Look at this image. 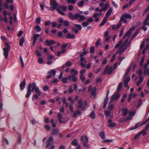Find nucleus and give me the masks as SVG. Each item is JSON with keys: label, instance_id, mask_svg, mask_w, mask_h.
Segmentation results:
<instances>
[{"label": "nucleus", "instance_id": "f257e3e1", "mask_svg": "<svg viewBox=\"0 0 149 149\" xmlns=\"http://www.w3.org/2000/svg\"><path fill=\"white\" fill-rule=\"evenodd\" d=\"M134 29L135 28L134 26H132L128 31L124 35L123 39L127 37L128 38H127L123 44L122 43L123 40L122 39L115 45V48H117L119 47L118 51L120 55L130 45V42H128L129 38L132 32L134 30Z\"/></svg>", "mask_w": 149, "mask_h": 149}, {"label": "nucleus", "instance_id": "f03ea898", "mask_svg": "<svg viewBox=\"0 0 149 149\" xmlns=\"http://www.w3.org/2000/svg\"><path fill=\"white\" fill-rule=\"evenodd\" d=\"M59 4L56 1H54L50 3V7L52 9H56L59 13L63 15H64L65 14L64 13L62 12L59 8Z\"/></svg>", "mask_w": 149, "mask_h": 149}, {"label": "nucleus", "instance_id": "7ed1b4c3", "mask_svg": "<svg viewBox=\"0 0 149 149\" xmlns=\"http://www.w3.org/2000/svg\"><path fill=\"white\" fill-rule=\"evenodd\" d=\"M31 85V88H32V91H33L34 90L35 91L39 96L41 95V92L40 91L38 87H36V84L35 82H33L32 84H30Z\"/></svg>", "mask_w": 149, "mask_h": 149}, {"label": "nucleus", "instance_id": "20e7f679", "mask_svg": "<svg viewBox=\"0 0 149 149\" xmlns=\"http://www.w3.org/2000/svg\"><path fill=\"white\" fill-rule=\"evenodd\" d=\"M120 97V95L118 92H116L113 94L111 96L110 98V100L109 104L111 103L113 101H116L119 99Z\"/></svg>", "mask_w": 149, "mask_h": 149}, {"label": "nucleus", "instance_id": "39448f33", "mask_svg": "<svg viewBox=\"0 0 149 149\" xmlns=\"http://www.w3.org/2000/svg\"><path fill=\"white\" fill-rule=\"evenodd\" d=\"M115 70L112 67H109L108 65H107L103 73L104 74H108L109 75L113 71Z\"/></svg>", "mask_w": 149, "mask_h": 149}, {"label": "nucleus", "instance_id": "423d86ee", "mask_svg": "<svg viewBox=\"0 0 149 149\" xmlns=\"http://www.w3.org/2000/svg\"><path fill=\"white\" fill-rule=\"evenodd\" d=\"M81 140L83 141V145L84 146L88 148L89 146L88 143V140L87 137L85 136H82L81 137Z\"/></svg>", "mask_w": 149, "mask_h": 149}, {"label": "nucleus", "instance_id": "0eeeda50", "mask_svg": "<svg viewBox=\"0 0 149 149\" xmlns=\"http://www.w3.org/2000/svg\"><path fill=\"white\" fill-rule=\"evenodd\" d=\"M109 93V91L108 90L107 92V93L106 97L104 99V102H103V109H105L106 108L108 100H109V98L108 97V95Z\"/></svg>", "mask_w": 149, "mask_h": 149}, {"label": "nucleus", "instance_id": "6e6552de", "mask_svg": "<svg viewBox=\"0 0 149 149\" xmlns=\"http://www.w3.org/2000/svg\"><path fill=\"white\" fill-rule=\"evenodd\" d=\"M80 65L83 68L86 67L85 63H86V61L84 57H80Z\"/></svg>", "mask_w": 149, "mask_h": 149}, {"label": "nucleus", "instance_id": "1a4fd4ad", "mask_svg": "<svg viewBox=\"0 0 149 149\" xmlns=\"http://www.w3.org/2000/svg\"><path fill=\"white\" fill-rule=\"evenodd\" d=\"M76 19H78V21L79 22H81L84 20L86 19V18L84 16L81 15L79 13H77L76 15Z\"/></svg>", "mask_w": 149, "mask_h": 149}, {"label": "nucleus", "instance_id": "9d476101", "mask_svg": "<svg viewBox=\"0 0 149 149\" xmlns=\"http://www.w3.org/2000/svg\"><path fill=\"white\" fill-rule=\"evenodd\" d=\"M83 102L81 100H79L78 101V105L77 107L78 109H80L82 108V110H84L85 109V107H83Z\"/></svg>", "mask_w": 149, "mask_h": 149}, {"label": "nucleus", "instance_id": "9b49d317", "mask_svg": "<svg viewBox=\"0 0 149 149\" xmlns=\"http://www.w3.org/2000/svg\"><path fill=\"white\" fill-rule=\"evenodd\" d=\"M108 126L109 127H115L116 125V123L113 122L111 119H109L108 120Z\"/></svg>", "mask_w": 149, "mask_h": 149}, {"label": "nucleus", "instance_id": "f8f14e48", "mask_svg": "<svg viewBox=\"0 0 149 149\" xmlns=\"http://www.w3.org/2000/svg\"><path fill=\"white\" fill-rule=\"evenodd\" d=\"M130 80V77H127L124 80V85L125 86L127 87L128 89L129 88V86L128 84Z\"/></svg>", "mask_w": 149, "mask_h": 149}, {"label": "nucleus", "instance_id": "ddd939ff", "mask_svg": "<svg viewBox=\"0 0 149 149\" xmlns=\"http://www.w3.org/2000/svg\"><path fill=\"white\" fill-rule=\"evenodd\" d=\"M68 80L71 79V80L74 82H76L77 80V78L76 77V75H75V74L69 76L68 77Z\"/></svg>", "mask_w": 149, "mask_h": 149}, {"label": "nucleus", "instance_id": "4468645a", "mask_svg": "<svg viewBox=\"0 0 149 149\" xmlns=\"http://www.w3.org/2000/svg\"><path fill=\"white\" fill-rule=\"evenodd\" d=\"M9 50L10 49H8L6 48H4L3 49L4 55L6 59L8 58Z\"/></svg>", "mask_w": 149, "mask_h": 149}, {"label": "nucleus", "instance_id": "2eb2a0df", "mask_svg": "<svg viewBox=\"0 0 149 149\" xmlns=\"http://www.w3.org/2000/svg\"><path fill=\"white\" fill-rule=\"evenodd\" d=\"M26 84V79H24L22 82L20 84L19 86L21 91H23L24 88Z\"/></svg>", "mask_w": 149, "mask_h": 149}, {"label": "nucleus", "instance_id": "dca6fc26", "mask_svg": "<svg viewBox=\"0 0 149 149\" xmlns=\"http://www.w3.org/2000/svg\"><path fill=\"white\" fill-rule=\"evenodd\" d=\"M56 43V42L53 40H46V44L47 46L52 45Z\"/></svg>", "mask_w": 149, "mask_h": 149}, {"label": "nucleus", "instance_id": "f3484780", "mask_svg": "<svg viewBox=\"0 0 149 149\" xmlns=\"http://www.w3.org/2000/svg\"><path fill=\"white\" fill-rule=\"evenodd\" d=\"M31 85L30 84L29 85L27 93L26 95V97L28 98L29 97L31 94V92L32 91V89H31Z\"/></svg>", "mask_w": 149, "mask_h": 149}, {"label": "nucleus", "instance_id": "a211bd4d", "mask_svg": "<svg viewBox=\"0 0 149 149\" xmlns=\"http://www.w3.org/2000/svg\"><path fill=\"white\" fill-rule=\"evenodd\" d=\"M40 36V35L38 34H35L33 36V46H34L37 38Z\"/></svg>", "mask_w": 149, "mask_h": 149}, {"label": "nucleus", "instance_id": "6ab92c4d", "mask_svg": "<svg viewBox=\"0 0 149 149\" xmlns=\"http://www.w3.org/2000/svg\"><path fill=\"white\" fill-rule=\"evenodd\" d=\"M77 15V13L75 14L74 15L71 13H68V17L72 20H75L76 19V15Z\"/></svg>", "mask_w": 149, "mask_h": 149}, {"label": "nucleus", "instance_id": "aec40b11", "mask_svg": "<svg viewBox=\"0 0 149 149\" xmlns=\"http://www.w3.org/2000/svg\"><path fill=\"white\" fill-rule=\"evenodd\" d=\"M54 139L52 136H50L47 141V144L46 146V148H48L51 145V142L53 141Z\"/></svg>", "mask_w": 149, "mask_h": 149}, {"label": "nucleus", "instance_id": "412c9836", "mask_svg": "<svg viewBox=\"0 0 149 149\" xmlns=\"http://www.w3.org/2000/svg\"><path fill=\"white\" fill-rule=\"evenodd\" d=\"M122 24V22L119 21L117 25H113V26L112 29L114 30H117L120 27Z\"/></svg>", "mask_w": 149, "mask_h": 149}, {"label": "nucleus", "instance_id": "4be33fe9", "mask_svg": "<svg viewBox=\"0 0 149 149\" xmlns=\"http://www.w3.org/2000/svg\"><path fill=\"white\" fill-rule=\"evenodd\" d=\"M81 112L80 111L77 110L74 112L73 115L72 116V117L75 118L77 115H81Z\"/></svg>", "mask_w": 149, "mask_h": 149}, {"label": "nucleus", "instance_id": "5701e85b", "mask_svg": "<svg viewBox=\"0 0 149 149\" xmlns=\"http://www.w3.org/2000/svg\"><path fill=\"white\" fill-rule=\"evenodd\" d=\"M122 111L123 116H125L127 115L128 111V109L127 108H124L123 109Z\"/></svg>", "mask_w": 149, "mask_h": 149}, {"label": "nucleus", "instance_id": "b1692460", "mask_svg": "<svg viewBox=\"0 0 149 149\" xmlns=\"http://www.w3.org/2000/svg\"><path fill=\"white\" fill-rule=\"evenodd\" d=\"M112 9L111 8H110L109 9L106 14V17L105 18H106L107 19V18L111 15L112 12Z\"/></svg>", "mask_w": 149, "mask_h": 149}, {"label": "nucleus", "instance_id": "393cba45", "mask_svg": "<svg viewBox=\"0 0 149 149\" xmlns=\"http://www.w3.org/2000/svg\"><path fill=\"white\" fill-rule=\"evenodd\" d=\"M126 19H132V16L131 15L129 14H128L127 13H124V14L122 15Z\"/></svg>", "mask_w": 149, "mask_h": 149}, {"label": "nucleus", "instance_id": "a878e982", "mask_svg": "<svg viewBox=\"0 0 149 149\" xmlns=\"http://www.w3.org/2000/svg\"><path fill=\"white\" fill-rule=\"evenodd\" d=\"M57 117L58 119V121L60 123H61L62 122V114L60 113H59L57 115Z\"/></svg>", "mask_w": 149, "mask_h": 149}, {"label": "nucleus", "instance_id": "bb28decb", "mask_svg": "<svg viewBox=\"0 0 149 149\" xmlns=\"http://www.w3.org/2000/svg\"><path fill=\"white\" fill-rule=\"evenodd\" d=\"M96 88L95 87H94L93 88L91 92V94L92 95H93L95 97L96 95Z\"/></svg>", "mask_w": 149, "mask_h": 149}, {"label": "nucleus", "instance_id": "cd10ccee", "mask_svg": "<svg viewBox=\"0 0 149 149\" xmlns=\"http://www.w3.org/2000/svg\"><path fill=\"white\" fill-rule=\"evenodd\" d=\"M59 130L57 129H54L52 130V134L53 135H56L58 134Z\"/></svg>", "mask_w": 149, "mask_h": 149}, {"label": "nucleus", "instance_id": "c85d7f7f", "mask_svg": "<svg viewBox=\"0 0 149 149\" xmlns=\"http://www.w3.org/2000/svg\"><path fill=\"white\" fill-rule=\"evenodd\" d=\"M143 79V77L142 76H141L139 78V80L137 82V85L139 86L142 82Z\"/></svg>", "mask_w": 149, "mask_h": 149}, {"label": "nucleus", "instance_id": "c756f323", "mask_svg": "<svg viewBox=\"0 0 149 149\" xmlns=\"http://www.w3.org/2000/svg\"><path fill=\"white\" fill-rule=\"evenodd\" d=\"M123 85V83L122 82H120L118 84V87L117 89L116 92H118L119 93V92L121 89V88L122 87V86Z\"/></svg>", "mask_w": 149, "mask_h": 149}, {"label": "nucleus", "instance_id": "7c9ffc66", "mask_svg": "<svg viewBox=\"0 0 149 149\" xmlns=\"http://www.w3.org/2000/svg\"><path fill=\"white\" fill-rule=\"evenodd\" d=\"M24 41V38L22 37L20 39L19 44L20 46H22L23 45V43Z\"/></svg>", "mask_w": 149, "mask_h": 149}, {"label": "nucleus", "instance_id": "2f4dec72", "mask_svg": "<svg viewBox=\"0 0 149 149\" xmlns=\"http://www.w3.org/2000/svg\"><path fill=\"white\" fill-rule=\"evenodd\" d=\"M70 73L72 74V75H76L78 74V72L75 70L74 69H72L70 71Z\"/></svg>", "mask_w": 149, "mask_h": 149}, {"label": "nucleus", "instance_id": "473e14b6", "mask_svg": "<svg viewBox=\"0 0 149 149\" xmlns=\"http://www.w3.org/2000/svg\"><path fill=\"white\" fill-rule=\"evenodd\" d=\"M145 56H143L142 57L141 60V61L140 62V67H141L143 65V63L145 61Z\"/></svg>", "mask_w": 149, "mask_h": 149}, {"label": "nucleus", "instance_id": "72a5a7b5", "mask_svg": "<svg viewBox=\"0 0 149 149\" xmlns=\"http://www.w3.org/2000/svg\"><path fill=\"white\" fill-rule=\"evenodd\" d=\"M66 37L68 38L74 39L75 38V36L73 34H71L68 33L67 34Z\"/></svg>", "mask_w": 149, "mask_h": 149}, {"label": "nucleus", "instance_id": "f704fd0d", "mask_svg": "<svg viewBox=\"0 0 149 149\" xmlns=\"http://www.w3.org/2000/svg\"><path fill=\"white\" fill-rule=\"evenodd\" d=\"M84 4V1L83 0H81L80 2L78 3V6L80 7H82L83 6Z\"/></svg>", "mask_w": 149, "mask_h": 149}, {"label": "nucleus", "instance_id": "c9c22d12", "mask_svg": "<svg viewBox=\"0 0 149 149\" xmlns=\"http://www.w3.org/2000/svg\"><path fill=\"white\" fill-rule=\"evenodd\" d=\"M107 20V19L106 18H104L101 22V23L100 24V26H102L104 25L105 23L106 22Z\"/></svg>", "mask_w": 149, "mask_h": 149}, {"label": "nucleus", "instance_id": "e433bc0d", "mask_svg": "<svg viewBox=\"0 0 149 149\" xmlns=\"http://www.w3.org/2000/svg\"><path fill=\"white\" fill-rule=\"evenodd\" d=\"M120 21L121 22L123 21L124 23H126L127 22V20L124 17L123 15H121V18Z\"/></svg>", "mask_w": 149, "mask_h": 149}, {"label": "nucleus", "instance_id": "4c0bfd02", "mask_svg": "<svg viewBox=\"0 0 149 149\" xmlns=\"http://www.w3.org/2000/svg\"><path fill=\"white\" fill-rule=\"evenodd\" d=\"M60 10L61 9L63 11H65L67 10V7L65 6H61L59 7Z\"/></svg>", "mask_w": 149, "mask_h": 149}, {"label": "nucleus", "instance_id": "58836bf2", "mask_svg": "<svg viewBox=\"0 0 149 149\" xmlns=\"http://www.w3.org/2000/svg\"><path fill=\"white\" fill-rule=\"evenodd\" d=\"M88 52L86 51H84L81 53L79 56V57H83V56L87 54Z\"/></svg>", "mask_w": 149, "mask_h": 149}, {"label": "nucleus", "instance_id": "ea45409f", "mask_svg": "<svg viewBox=\"0 0 149 149\" xmlns=\"http://www.w3.org/2000/svg\"><path fill=\"white\" fill-rule=\"evenodd\" d=\"M77 140L76 139H74L72 142V145L77 146Z\"/></svg>", "mask_w": 149, "mask_h": 149}, {"label": "nucleus", "instance_id": "a19ab883", "mask_svg": "<svg viewBox=\"0 0 149 149\" xmlns=\"http://www.w3.org/2000/svg\"><path fill=\"white\" fill-rule=\"evenodd\" d=\"M114 105L112 104H109L108 106V108L109 110L112 111L113 110Z\"/></svg>", "mask_w": 149, "mask_h": 149}, {"label": "nucleus", "instance_id": "79ce46f5", "mask_svg": "<svg viewBox=\"0 0 149 149\" xmlns=\"http://www.w3.org/2000/svg\"><path fill=\"white\" fill-rule=\"evenodd\" d=\"M74 25L75 27L77 28L79 30H81L82 28L80 24H74Z\"/></svg>", "mask_w": 149, "mask_h": 149}, {"label": "nucleus", "instance_id": "37998d69", "mask_svg": "<svg viewBox=\"0 0 149 149\" xmlns=\"http://www.w3.org/2000/svg\"><path fill=\"white\" fill-rule=\"evenodd\" d=\"M89 25V23L87 21V22H84L82 23V25L83 27H85Z\"/></svg>", "mask_w": 149, "mask_h": 149}, {"label": "nucleus", "instance_id": "c03bdc74", "mask_svg": "<svg viewBox=\"0 0 149 149\" xmlns=\"http://www.w3.org/2000/svg\"><path fill=\"white\" fill-rule=\"evenodd\" d=\"M79 78L82 82H83L84 81L85 79V77L84 76V75H80L79 76Z\"/></svg>", "mask_w": 149, "mask_h": 149}, {"label": "nucleus", "instance_id": "a18cd8bd", "mask_svg": "<svg viewBox=\"0 0 149 149\" xmlns=\"http://www.w3.org/2000/svg\"><path fill=\"white\" fill-rule=\"evenodd\" d=\"M143 72L144 75H146L147 74L149 75V69H145Z\"/></svg>", "mask_w": 149, "mask_h": 149}, {"label": "nucleus", "instance_id": "49530a36", "mask_svg": "<svg viewBox=\"0 0 149 149\" xmlns=\"http://www.w3.org/2000/svg\"><path fill=\"white\" fill-rule=\"evenodd\" d=\"M139 32L136 31L133 35L131 40H132L138 34Z\"/></svg>", "mask_w": 149, "mask_h": 149}, {"label": "nucleus", "instance_id": "de8ad7c7", "mask_svg": "<svg viewBox=\"0 0 149 149\" xmlns=\"http://www.w3.org/2000/svg\"><path fill=\"white\" fill-rule=\"evenodd\" d=\"M67 1L68 3H72L74 4L76 2V0H68Z\"/></svg>", "mask_w": 149, "mask_h": 149}, {"label": "nucleus", "instance_id": "09e8293b", "mask_svg": "<svg viewBox=\"0 0 149 149\" xmlns=\"http://www.w3.org/2000/svg\"><path fill=\"white\" fill-rule=\"evenodd\" d=\"M99 136L102 139H104L105 138V134L103 132H100L99 133Z\"/></svg>", "mask_w": 149, "mask_h": 149}, {"label": "nucleus", "instance_id": "8fccbe9b", "mask_svg": "<svg viewBox=\"0 0 149 149\" xmlns=\"http://www.w3.org/2000/svg\"><path fill=\"white\" fill-rule=\"evenodd\" d=\"M90 116L93 119H94L95 118V114L94 112H92L90 115Z\"/></svg>", "mask_w": 149, "mask_h": 149}, {"label": "nucleus", "instance_id": "3c124183", "mask_svg": "<svg viewBox=\"0 0 149 149\" xmlns=\"http://www.w3.org/2000/svg\"><path fill=\"white\" fill-rule=\"evenodd\" d=\"M140 133H141V134H142L143 136L145 135L146 134V132L145 129H143L141 131Z\"/></svg>", "mask_w": 149, "mask_h": 149}, {"label": "nucleus", "instance_id": "603ef678", "mask_svg": "<svg viewBox=\"0 0 149 149\" xmlns=\"http://www.w3.org/2000/svg\"><path fill=\"white\" fill-rule=\"evenodd\" d=\"M39 96L38 94H35L32 97V100H36L38 99Z\"/></svg>", "mask_w": 149, "mask_h": 149}, {"label": "nucleus", "instance_id": "864d4df0", "mask_svg": "<svg viewBox=\"0 0 149 149\" xmlns=\"http://www.w3.org/2000/svg\"><path fill=\"white\" fill-rule=\"evenodd\" d=\"M67 79L68 78L63 77L62 79L61 80L63 83L66 84L68 82Z\"/></svg>", "mask_w": 149, "mask_h": 149}, {"label": "nucleus", "instance_id": "5fc2aeb1", "mask_svg": "<svg viewBox=\"0 0 149 149\" xmlns=\"http://www.w3.org/2000/svg\"><path fill=\"white\" fill-rule=\"evenodd\" d=\"M140 123H136L135 126L134 127V128H132L131 129V130H133L135 129H136L137 128H138L139 126H140Z\"/></svg>", "mask_w": 149, "mask_h": 149}, {"label": "nucleus", "instance_id": "6e6d98bb", "mask_svg": "<svg viewBox=\"0 0 149 149\" xmlns=\"http://www.w3.org/2000/svg\"><path fill=\"white\" fill-rule=\"evenodd\" d=\"M116 55V54H113V55L111 57V63H112L113 62V61L114 60V59L115 58Z\"/></svg>", "mask_w": 149, "mask_h": 149}, {"label": "nucleus", "instance_id": "4d7b16f0", "mask_svg": "<svg viewBox=\"0 0 149 149\" xmlns=\"http://www.w3.org/2000/svg\"><path fill=\"white\" fill-rule=\"evenodd\" d=\"M142 103V100L140 99L137 102V107H139L141 105Z\"/></svg>", "mask_w": 149, "mask_h": 149}, {"label": "nucleus", "instance_id": "13d9d810", "mask_svg": "<svg viewBox=\"0 0 149 149\" xmlns=\"http://www.w3.org/2000/svg\"><path fill=\"white\" fill-rule=\"evenodd\" d=\"M72 65V63L70 61H67L66 63V65L68 67H70Z\"/></svg>", "mask_w": 149, "mask_h": 149}, {"label": "nucleus", "instance_id": "bf43d9fd", "mask_svg": "<svg viewBox=\"0 0 149 149\" xmlns=\"http://www.w3.org/2000/svg\"><path fill=\"white\" fill-rule=\"evenodd\" d=\"M136 113L135 111H130L129 113V115L132 117L134 116Z\"/></svg>", "mask_w": 149, "mask_h": 149}, {"label": "nucleus", "instance_id": "052dcab7", "mask_svg": "<svg viewBox=\"0 0 149 149\" xmlns=\"http://www.w3.org/2000/svg\"><path fill=\"white\" fill-rule=\"evenodd\" d=\"M45 128L47 131H49L51 128L50 126L48 125H47L45 126Z\"/></svg>", "mask_w": 149, "mask_h": 149}, {"label": "nucleus", "instance_id": "680f3d73", "mask_svg": "<svg viewBox=\"0 0 149 149\" xmlns=\"http://www.w3.org/2000/svg\"><path fill=\"white\" fill-rule=\"evenodd\" d=\"M35 29L37 31H40L41 30V28L38 25H36Z\"/></svg>", "mask_w": 149, "mask_h": 149}, {"label": "nucleus", "instance_id": "e2e57ef3", "mask_svg": "<svg viewBox=\"0 0 149 149\" xmlns=\"http://www.w3.org/2000/svg\"><path fill=\"white\" fill-rule=\"evenodd\" d=\"M49 73L50 74H52L53 75H55L56 73V71L53 69L51 70L49 72Z\"/></svg>", "mask_w": 149, "mask_h": 149}, {"label": "nucleus", "instance_id": "0e129e2a", "mask_svg": "<svg viewBox=\"0 0 149 149\" xmlns=\"http://www.w3.org/2000/svg\"><path fill=\"white\" fill-rule=\"evenodd\" d=\"M63 23L64 25L65 26H69V23L67 21H63Z\"/></svg>", "mask_w": 149, "mask_h": 149}, {"label": "nucleus", "instance_id": "69168bd1", "mask_svg": "<svg viewBox=\"0 0 149 149\" xmlns=\"http://www.w3.org/2000/svg\"><path fill=\"white\" fill-rule=\"evenodd\" d=\"M149 10V9L148 8H146L144 11L143 14L142 16H144L145 14Z\"/></svg>", "mask_w": 149, "mask_h": 149}, {"label": "nucleus", "instance_id": "338daca9", "mask_svg": "<svg viewBox=\"0 0 149 149\" xmlns=\"http://www.w3.org/2000/svg\"><path fill=\"white\" fill-rule=\"evenodd\" d=\"M109 6V5L108 4H106L104 6L103 8V10H105Z\"/></svg>", "mask_w": 149, "mask_h": 149}, {"label": "nucleus", "instance_id": "774afa93", "mask_svg": "<svg viewBox=\"0 0 149 149\" xmlns=\"http://www.w3.org/2000/svg\"><path fill=\"white\" fill-rule=\"evenodd\" d=\"M41 19L40 18H37L36 19V22L38 24H40Z\"/></svg>", "mask_w": 149, "mask_h": 149}]
</instances>
